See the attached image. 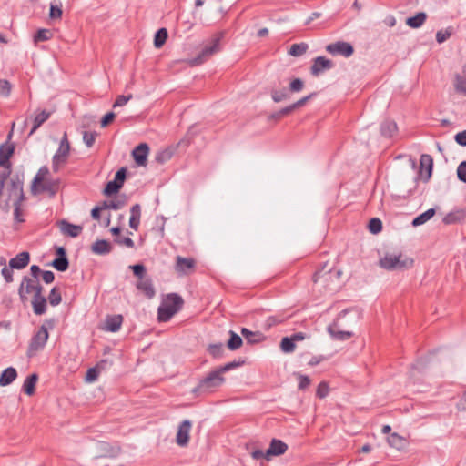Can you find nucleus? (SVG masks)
<instances>
[{"label": "nucleus", "instance_id": "obj_1", "mask_svg": "<svg viewBox=\"0 0 466 466\" xmlns=\"http://www.w3.org/2000/svg\"><path fill=\"white\" fill-rule=\"evenodd\" d=\"M360 318V312L354 308L341 310L334 321L327 328L330 337L339 341H345L353 336V332L346 330L358 324Z\"/></svg>", "mask_w": 466, "mask_h": 466}, {"label": "nucleus", "instance_id": "obj_2", "mask_svg": "<svg viewBox=\"0 0 466 466\" xmlns=\"http://www.w3.org/2000/svg\"><path fill=\"white\" fill-rule=\"evenodd\" d=\"M225 378L218 368L211 370L206 377L200 379L198 384L191 390V393L195 397L214 392L218 388L225 382Z\"/></svg>", "mask_w": 466, "mask_h": 466}, {"label": "nucleus", "instance_id": "obj_3", "mask_svg": "<svg viewBox=\"0 0 466 466\" xmlns=\"http://www.w3.org/2000/svg\"><path fill=\"white\" fill-rule=\"evenodd\" d=\"M184 304L182 297L177 293H169L165 301L157 309V319L159 322H167L178 312Z\"/></svg>", "mask_w": 466, "mask_h": 466}, {"label": "nucleus", "instance_id": "obj_4", "mask_svg": "<svg viewBox=\"0 0 466 466\" xmlns=\"http://www.w3.org/2000/svg\"><path fill=\"white\" fill-rule=\"evenodd\" d=\"M288 450V445L279 439L273 438L266 451L260 449L254 450L250 452L253 460L258 461L264 459L269 461L272 457H277L284 454Z\"/></svg>", "mask_w": 466, "mask_h": 466}, {"label": "nucleus", "instance_id": "obj_5", "mask_svg": "<svg viewBox=\"0 0 466 466\" xmlns=\"http://www.w3.org/2000/svg\"><path fill=\"white\" fill-rule=\"evenodd\" d=\"M46 324L49 328H52L53 320H46L39 329L32 336L26 353L29 358L34 357L38 351L42 350L46 347L49 337L47 327L46 326Z\"/></svg>", "mask_w": 466, "mask_h": 466}, {"label": "nucleus", "instance_id": "obj_6", "mask_svg": "<svg viewBox=\"0 0 466 466\" xmlns=\"http://www.w3.org/2000/svg\"><path fill=\"white\" fill-rule=\"evenodd\" d=\"M24 178V173H16L11 177L6 188L8 200L14 199V202H23L25 199Z\"/></svg>", "mask_w": 466, "mask_h": 466}, {"label": "nucleus", "instance_id": "obj_7", "mask_svg": "<svg viewBox=\"0 0 466 466\" xmlns=\"http://www.w3.org/2000/svg\"><path fill=\"white\" fill-rule=\"evenodd\" d=\"M413 259H401V255L386 254L380 260V266L387 270L404 269L412 267Z\"/></svg>", "mask_w": 466, "mask_h": 466}, {"label": "nucleus", "instance_id": "obj_8", "mask_svg": "<svg viewBox=\"0 0 466 466\" xmlns=\"http://www.w3.org/2000/svg\"><path fill=\"white\" fill-rule=\"evenodd\" d=\"M223 38V33L213 36L208 43L201 49L200 53L194 58L195 64L203 63L208 57L220 50V42Z\"/></svg>", "mask_w": 466, "mask_h": 466}, {"label": "nucleus", "instance_id": "obj_9", "mask_svg": "<svg viewBox=\"0 0 466 466\" xmlns=\"http://www.w3.org/2000/svg\"><path fill=\"white\" fill-rule=\"evenodd\" d=\"M433 170V159L429 154H422L420 158V171L418 172L415 181L421 178L424 182H428Z\"/></svg>", "mask_w": 466, "mask_h": 466}, {"label": "nucleus", "instance_id": "obj_10", "mask_svg": "<svg viewBox=\"0 0 466 466\" xmlns=\"http://www.w3.org/2000/svg\"><path fill=\"white\" fill-rule=\"evenodd\" d=\"M326 50L332 56L340 55L346 58L351 56L354 54L353 46L350 43L345 41H336L334 43L329 44L326 46Z\"/></svg>", "mask_w": 466, "mask_h": 466}, {"label": "nucleus", "instance_id": "obj_11", "mask_svg": "<svg viewBox=\"0 0 466 466\" xmlns=\"http://www.w3.org/2000/svg\"><path fill=\"white\" fill-rule=\"evenodd\" d=\"M334 66L333 62L326 56H317L310 66V73L314 76H319L321 73L330 70Z\"/></svg>", "mask_w": 466, "mask_h": 466}, {"label": "nucleus", "instance_id": "obj_12", "mask_svg": "<svg viewBox=\"0 0 466 466\" xmlns=\"http://www.w3.org/2000/svg\"><path fill=\"white\" fill-rule=\"evenodd\" d=\"M192 423L189 420H184L178 426L176 442L180 447H186L189 441V432Z\"/></svg>", "mask_w": 466, "mask_h": 466}, {"label": "nucleus", "instance_id": "obj_13", "mask_svg": "<svg viewBox=\"0 0 466 466\" xmlns=\"http://www.w3.org/2000/svg\"><path fill=\"white\" fill-rule=\"evenodd\" d=\"M149 146L147 143H140L132 150V157L138 167L145 166L147 161Z\"/></svg>", "mask_w": 466, "mask_h": 466}, {"label": "nucleus", "instance_id": "obj_14", "mask_svg": "<svg viewBox=\"0 0 466 466\" xmlns=\"http://www.w3.org/2000/svg\"><path fill=\"white\" fill-rule=\"evenodd\" d=\"M60 180L54 178H47L37 186V195L41 193H47L49 197L53 198L56 195L59 189Z\"/></svg>", "mask_w": 466, "mask_h": 466}, {"label": "nucleus", "instance_id": "obj_15", "mask_svg": "<svg viewBox=\"0 0 466 466\" xmlns=\"http://www.w3.org/2000/svg\"><path fill=\"white\" fill-rule=\"evenodd\" d=\"M57 226H58L60 231L65 236H68L70 238L78 237L83 230L82 226L72 224V223L68 222L66 219L58 220Z\"/></svg>", "mask_w": 466, "mask_h": 466}, {"label": "nucleus", "instance_id": "obj_16", "mask_svg": "<svg viewBox=\"0 0 466 466\" xmlns=\"http://www.w3.org/2000/svg\"><path fill=\"white\" fill-rule=\"evenodd\" d=\"M15 150V144L2 143L0 145V167H7L12 165L10 158Z\"/></svg>", "mask_w": 466, "mask_h": 466}, {"label": "nucleus", "instance_id": "obj_17", "mask_svg": "<svg viewBox=\"0 0 466 466\" xmlns=\"http://www.w3.org/2000/svg\"><path fill=\"white\" fill-rule=\"evenodd\" d=\"M30 262V254L28 251H22L9 260L11 268L21 270L28 266Z\"/></svg>", "mask_w": 466, "mask_h": 466}, {"label": "nucleus", "instance_id": "obj_18", "mask_svg": "<svg viewBox=\"0 0 466 466\" xmlns=\"http://www.w3.org/2000/svg\"><path fill=\"white\" fill-rule=\"evenodd\" d=\"M137 289L143 292L147 299H153L156 295V290L151 278L140 279L136 284Z\"/></svg>", "mask_w": 466, "mask_h": 466}, {"label": "nucleus", "instance_id": "obj_19", "mask_svg": "<svg viewBox=\"0 0 466 466\" xmlns=\"http://www.w3.org/2000/svg\"><path fill=\"white\" fill-rule=\"evenodd\" d=\"M112 250V245L106 239H97L91 246V251L96 255H106Z\"/></svg>", "mask_w": 466, "mask_h": 466}, {"label": "nucleus", "instance_id": "obj_20", "mask_svg": "<svg viewBox=\"0 0 466 466\" xmlns=\"http://www.w3.org/2000/svg\"><path fill=\"white\" fill-rule=\"evenodd\" d=\"M122 322L123 317L120 314L107 316L105 321V329L115 333L120 329Z\"/></svg>", "mask_w": 466, "mask_h": 466}, {"label": "nucleus", "instance_id": "obj_21", "mask_svg": "<svg viewBox=\"0 0 466 466\" xmlns=\"http://www.w3.org/2000/svg\"><path fill=\"white\" fill-rule=\"evenodd\" d=\"M240 333L248 344H258L264 339V335L260 331H252L247 328H241Z\"/></svg>", "mask_w": 466, "mask_h": 466}, {"label": "nucleus", "instance_id": "obj_22", "mask_svg": "<svg viewBox=\"0 0 466 466\" xmlns=\"http://www.w3.org/2000/svg\"><path fill=\"white\" fill-rule=\"evenodd\" d=\"M465 219V212L463 209H455L448 214L445 215V217L442 219V222L445 225H452L461 223Z\"/></svg>", "mask_w": 466, "mask_h": 466}, {"label": "nucleus", "instance_id": "obj_23", "mask_svg": "<svg viewBox=\"0 0 466 466\" xmlns=\"http://www.w3.org/2000/svg\"><path fill=\"white\" fill-rule=\"evenodd\" d=\"M195 267V261L190 258L177 257L176 270L179 274H186Z\"/></svg>", "mask_w": 466, "mask_h": 466}, {"label": "nucleus", "instance_id": "obj_24", "mask_svg": "<svg viewBox=\"0 0 466 466\" xmlns=\"http://www.w3.org/2000/svg\"><path fill=\"white\" fill-rule=\"evenodd\" d=\"M47 175H49V168L46 166H42L34 177L31 184V192L33 195H37V186L46 179V177Z\"/></svg>", "mask_w": 466, "mask_h": 466}, {"label": "nucleus", "instance_id": "obj_25", "mask_svg": "<svg viewBox=\"0 0 466 466\" xmlns=\"http://www.w3.org/2000/svg\"><path fill=\"white\" fill-rule=\"evenodd\" d=\"M38 380V374L34 372L28 375L22 386V391L28 396H32L35 391V385Z\"/></svg>", "mask_w": 466, "mask_h": 466}, {"label": "nucleus", "instance_id": "obj_26", "mask_svg": "<svg viewBox=\"0 0 466 466\" xmlns=\"http://www.w3.org/2000/svg\"><path fill=\"white\" fill-rule=\"evenodd\" d=\"M17 378V371L14 367H7L0 374V386L10 385Z\"/></svg>", "mask_w": 466, "mask_h": 466}, {"label": "nucleus", "instance_id": "obj_27", "mask_svg": "<svg viewBox=\"0 0 466 466\" xmlns=\"http://www.w3.org/2000/svg\"><path fill=\"white\" fill-rule=\"evenodd\" d=\"M35 286V285L33 284V280L30 278H28L27 276H24L22 283L18 288V295L22 301H24L26 299V294H29L30 292L34 291Z\"/></svg>", "mask_w": 466, "mask_h": 466}, {"label": "nucleus", "instance_id": "obj_28", "mask_svg": "<svg viewBox=\"0 0 466 466\" xmlns=\"http://www.w3.org/2000/svg\"><path fill=\"white\" fill-rule=\"evenodd\" d=\"M398 130L397 124L393 120H385L380 124V134L382 137L390 138Z\"/></svg>", "mask_w": 466, "mask_h": 466}, {"label": "nucleus", "instance_id": "obj_29", "mask_svg": "<svg viewBox=\"0 0 466 466\" xmlns=\"http://www.w3.org/2000/svg\"><path fill=\"white\" fill-rule=\"evenodd\" d=\"M426 19L427 14L425 12H418L406 19V25L410 28L417 29L423 25Z\"/></svg>", "mask_w": 466, "mask_h": 466}, {"label": "nucleus", "instance_id": "obj_30", "mask_svg": "<svg viewBox=\"0 0 466 466\" xmlns=\"http://www.w3.org/2000/svg\"><path fill=\"white\" fill-rule=\"evenodd\" d=\"M32 307L35 315L41 316L45 314L46 311V298L45 296L33 297Z\"/></svg>", "mask_w": 466, "mask_h": 466}, {"label": "nucleus", "instance_id": "obj_31", "mask_svg": "<svg viewBox=\"0 0 466 466\" xmlns=\"http://www.w3.org/2000/svg\"><path fill=\"white\" fill-rule=\"evenodd\" d=\"M50 116L51 113L46 110H42L37 114L33 119V126L28 136H32L42 126V124L50 117Z\"/></svg>", "mask_w": 466, "mask_h": 466}, {"label": "nucleus", "instance_id": "obj_32", "mask_svg": "<svg viewBox=\"0 0 466 466\" xmlns=\"http://www.w3.org/2000/svg\"><path fill=\"white\" fill-rule=\"evenodd\" d=\"M228 335L229 339L227 341L228 349L231 351L238 350L243 344L242 338L234 330H229Z\"/></svg>", "mask_w": 466, "mask_h": 466}, {"label": "nucleus", "instance_id": "obj_33", "mask_svg": "<svg viewBox=\"0 0 466 466\" xmlns=\"http://www.w3.org/2000/svg\"><path fill=\"white\" fill-rule=\"evenodd\" d=\"M436 213V209L434 208H429L421 214L415 217L411 222L413 227H419L426 223L430 220Z\"/></svg>", "mask_w": 466, "mask_h": 466}, {"label": "nucleus", "instance_id": "obj_34", "mask_svg": "<svg viewBox=\"0 0 466 466\" xmlns=\"http://www.w3.org/2000/svg\"><path fill=\"white\" fill-rule=\"evenodd\" d=\"M388 442L390 446L397 449L398 451L403 450L407 444L406 439L396 432L390 434L388 437Z\"/></svg>", "mask_w": 466, "mask_h": 466}, {"label": "nucleus", "instance_id": "obj_35", "mask_svg": "<svg viewBox=\"0 0 466 466\" xmlns=\"http://www.w3.org/2000/svg\"><path fill=\"white\" fill-rule=\"evenodd\" d=\"M207 350L214 359L217 360L223 359L226 355L224 345L220 342L209 344Z\"/></svg>", "mask_w": 466, "mask_h": 466}, {"label": "nucleus", "instance_id": "obj_36", "mask_svg": "<svg viewBox=\"0 0 466 466\" xmlns=\"http://www.w3.org/2000/svg\"><path fill=\"white\" fill-rule=\"evenodd\" d=\"M168 36L167 30L165 27L159 28L154 35V46L160 48L164 46Z\"/></svg>", "mask_w": 466, "mask_h": 466}, {"label": "nucleus", "instance_id": "obj_37", "mask_svg": "<svg viewBox=\"0 0 466 466\" xmlns=\"http://www.w3.org/2000/svg\"><path fill=\"white\" fill-rule=\"evenodd\" d=\"M309 49V45L305 42L291 45L289 54L292 56L298 57L302 56Z\"/></svg>", "mask_w": 466, "mask_h": 466}, {"label": "nucleus", "instance_id": "obj_38", "mask_svg": "<svg viewBox=\"0 0 466 466\" xmlns=\"http://www.w3.org/2000/svg\"><path fill=\"white\" fill-rule=\"evenodd\" d=\"M245 362L246 361L244 359H238V360H234L232 361H229V362H228L224 365L218 366L217 368L218 369L220 373L223 375V373H225V372H228L229 370H232L234 369L243 366L245 364Z\"/></svg>", "mask_w": 466, "mask_h": 466}, {"label": "nucleus", "instance_id": "obj_39", "mask_svg": "<svg viewBox=\"0 0 466 466\" xmlns=\"http://www.w3.org/2000/svg\"><path fill=\"white\" fill-rule=\"evenodd\" d=\"M270 95L275 103H279L289 98V91L285 88L281 90L272 89Z\"/></svg>", "mask_w": 466, "mask_h": 466}, {"label": "nucleus", "instance_id": "obj_40", "mask_svg": "<svg viewBox=\"0 0 466 466\" xmlns=\"http://www.w3.org/2000/svg\"><path fill=\"white\" fill-rule=\"evenodd\" d=\"M50 266L57 271L65 272L69 268V260L68 258H55V259L50 263Z\"/></svg>", "mask_w": 466, "mask_h": 466}, {"label": "nucleus", "instance_id": "obj_41", "mask_svg": "<svg viewBox=\"0 0 466 466\" xmlns=\"http://www.w3.org/2000/svg\"><path fill=\"white\" fill-rule=\"evenodd\" d=\"M121 188V185L116 184V182L111 180L106 183V187L103 189V194L105 196L111 197L113 195L117 194Z\"/></svg>", "mask_w": 466, "mask_h": 466}, {"label": "nucleus", "instance_id": "obj_42", "mask_svg": "<svg viewBox=\"0 0 466 466\" xmlns=\"http://www.w3.org/2000/svg\"><path fill=\"white\" fill-rule=\"evenodd\" d=\"M48 300L51 306L56 307L62 302L60 290L56 287H53L50 290Z\"/></svg>", "mask_w": 466, "mask_h": 466}, {"label": "nucleus", "instance_id": "obj_43", "mask_svg": "<svg viewBox=\"0 0 466 466\" xmlns=\"http://www.w3.org/2000/svg\"><path fill=\"white\" fill-rule=\"evenodd\" d=\"M296 344L289 337H283L280 341V350L284 353H291L294 351Z\"/></svg>", "mask_w": 466, "mask_h": 466}, {"label": "nucleus", "instance_id": "obj_44", "mask_svg": "<svg viewBox=\"0 0 466 466\" xmlns=\"http://www.w3.org/2000/svg\"><path fill=\"white\" fill-rule=\"evenodd\" d=\"M52 35H53V34L51 33L50 30L41 28V29H38L36 31V33L35 34L34 41H35V43L47 41L52 37Z\"/></svg>", "mask_w": 466, "mask_h": 466}, {"label": "nucleus", "instance_id": "obj_45", "mask_svg": "<svg viewBox=\"0 0 466 466\" xmlns=\"http://www.w3.org/2000/svg\"><path fill=\"white\" fill-rule=\"evenodd\" d=\"M382 222L379 218H372L368 224L369 231L371 234H378L382 230Z\"/></svg>", "mask_w": 466, "mask_h": 466}, {"label": "nucleus", "instance_id": "obj_46", "mask_svg": "<svg viewBox=\"0 0 466 466\" xmlns=\"http://www.w3.org/2000/svg\"><path fill=\"white\" fill-rule=\"evenodd\" d=\"M293 111L294 110H293L291 105H289V106H285L276 112L271 113L268 117H269V119L278 120V119H280L281 117H283L284 116H287V115L292 113Z\"/></svg>", "mask_w": 466, "mask_h": 466}, {"label": "nucleus", "instance_id": "obj_47", "mask_svg": "<svg viewBox=\"0 0 466 466\" xmlns=\"http://www.w3.org/2000/svg\"><path fill=\"white\" fill-rule=\"evenodd\" d=\"M96 131H84L83 132V142L87 147H91L97 137Z\"/></svg>", "mask_w": 466, "mask_h": 466}, {"label": "nucleus", "instance_id": "obj_48", "mask_svg": "<svg viewBox=\"0 0 466 466\" xmlns=\"http://www.w3.org/2000/svg\"><path fill=\"white\" fill-rule=\"evenodd\" d=\"M303 88H304V81L299 77L294 78L289 83V91L291 93L300 92Z\"/></svg>", "mask_w": 466, "mask_h": 466}, {"label": "nucleus", "instance_id": "obj_49", "mask_svg": "<svg viewBox=\"0 0 466 466\" xmlns=\"http://www.w3.org/2000/svg\"><path fill=\"white\" fill-rule=\"evenodd\" d=\"M172 155H173V153L169 149L161 150L157 153V155L155 157V160L157 163L164 164L172 157Z\"/></svg>", "mask_w": 466, "mask_h": 466}, {"label": "nucleus", "instance_id": "obj_50", "mask_svg": "<svg viewBox=\"0 0 466 466\" xmlns=\"http://www.w3.org/2000/svg\"><path fill=\"white\" fill-rule=\"evenodd\" d=\"M129 268L133 271V274L140 279H145L146 267L142 263L131 265Z\"/></svg>", "mask_w": 466, "mask_h": 466}, {"label": "nucleus", "instance_id": "obj_51", "mask_svg": "<svg viewBox=\"0 0 466 466\" xmlns=\"http://www.w3.org/2000/svg\"><path fill=\"white\" fill-rule=\"evenodd\" d=\"M101 205H102L104 210L105 209L118 210V209L122 208V207L124 206V201H121V200H111V201L104 200L101 203Z\"/></svg>", "mask_w": 466, "mask_h": 466}, {"label": "nucleus", "instance_id": "obj_52", "mask_svg": "<svg viewBox=\"0 0 466 466\" xmlns=\"http://www.w3.org/2000/svg\"><path fill=\"white\" fill-rule=\"evenodd\" d=\"M62 5L50 4L49 17L50 19H58L62 16Z\"/></svg>", "mask_w": 466, "mask_h": 466}, {"label": "nucleus", "instance_id": "obj_53", "mask_svg": "<svg viewBox=\"0 0 466 466\" xmlns=\"http://www.w3.org/2000/svg\"><path fill=\"white\" fill-rule=\"evenodd\" d=\"M3 168L4 170L0 173V192L2 193L6 183V180L12 174V165Z\"/></svg>", "mask_w": 466, "mask_h": 466}, {"label": "nucleus", "instance_id": "obj_54", "mask_svg": "<svg viewBox=\"0 0 466 466\" xmlns=\"http://www.w3.org/2000/svg\"><path fill=\"white\" fill-rule=\"evenodd\" d=\"M23 202H14V219L17 223L25 222V218L22 213L21 206Z\"/></svg>", "mask_w": 466, "mask_h": 466}, {"label": "nucleus", "instance_id": "obj_55", "mask_svg": "<svg viewBox=\"0 0 466 466\" xmlns=\"http://www.w3.org/2000/svg\"><path fill=\"white\" fill-rule=\"evenodd\" d=\"M329 387L326 381H321L317 388L316 395L319 399H324L329 395Z\"/></svg>", "mask_w": 466, "mask_h": 466}, {"label": "nucleus", "instance_id": "obj_56", "mask_svg": "<svg viewBox=\"0 0 466 466\" xmlns=\"http://www.w3.org/2000/svg\"><path fill=\"white\" fill-rule=\"evenodd\" d=\"M69 153L70 147H58L53 157H58V160L66 163Z\"/></svg>", "mask_w": 466, "mask_h": 466}, {"label": "nucleus", "instance_id": "obj_57", "mask_svg": "<svg viewBox=\"0 0 466 466\" xmlns=\"http://www.w3.org/2000/svg\"><path fill=\"white\" fill-rule=\"evenodd\" d=\"M455 89L457 92L466 96V79L461 77L460 75L456 76Z\"/></svg>", "mask_w": 466, "mask_h": 466}, {"label": "nucleus", "instance_id": "obj_58", "mask_svg": "<svg viewBox=\"0 0 466 466\" xmlns=\"http://www.w3.org/2000/svg\"><path fill=\"white\" fill-rule=\"evenodd\" d=\"M99 373L100 371L96 366L89 368L86 373L85 380L86 382H93L96 380Z\"/></svg>", "mask_w": 466, "mask_h": 466}, {"label": "nucleus", "instance_id": "obj_59", "mask_svg": "<svg viewBox=\"0 0 466 466\" xmlns=\"http://www.w3.org/2000/svg\"><path fill=\"white\" fill-rule=\"evenodd\" d=\"M127 177V168L126 167H120L115 174V177L113 181L116 182V184L121 185V187H123L125 180Z\"/></svg>", "mask_w": 466, "mask_h": 466}, {"label": "nucleus", "instance_id": "obj_60", "mask_svg": "<svg viewBox=\"0 0 466 466\" xmlns=\"http://www.w3.org/2000/svg\"><path fill=\"white\" fill-rule=\"evenodd\" d=\"M11 84L8 80L0 79V96L7 97L11 92Z\"/></svg>", "mask_w": 466, "mask_h": 466}, {"label": "nucleus", "instance_id": "obj_61", "mask_svg": "<svg viewBox=\"0 0 466 466\" xmlns=\"http://www.w3.org/2000/svg\"><path fill=\"white\" fill-rule=\"evenodd\" d=\"M316 96H317V93L316 92H312V93L309 94L308 96L299 99L297 102L291 104V106H292L293 110L303 106L308 101H309L310 99H312Z\"/></svg>", "mask_w": 466, "mask_h": 466}, {"label": "nucleus", "instance_id": "obj_62", "mask_svg": "<svg viewBox=\"0 0 466 466\" xmlns=\"http://www.w3.org/2000/svg\"><path fill=\"white\" fill-rule=\"evenodd\" d=\"M452 34V30L451 28H447L445 31L439 30L436 33V41L439 44L444 43Z\"/></svg>", "mask_w": 466, "mask_h": 466}, {"label": "nucleus", "instance_id": "obj_63", "mask_svg": "<svg viewBox=\"0 0 466 466\" xmlns=\"http://www.w3.org/2000/svg\"><path fill=\"white\" fill-rule=\"evenodd\" d=\"M457 177L466 184V160L461 161L457 167Z\"/></svg>", "mask_w": 466, "mask_h": 466}, {"label": "nucleus", "instance_id": "obj_64", "mask_svg": "<svg viewBox=\"0 0 466 466\" xmlns=\"http://www.w3.org/2000/svg\"><path fill=\"white\" fill-rule=\"evenodd\" d=\"M298 380H299L298 389L299 390H304L310 384V379L307 375L298 374Z\"/></svg>", "mask_w": 466, "mask_h": 466}]
</instances>
